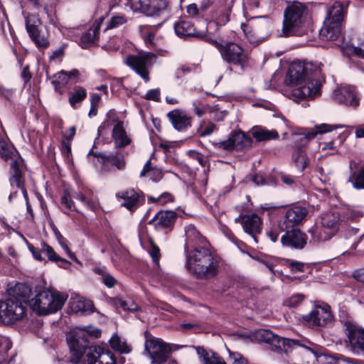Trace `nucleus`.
<instances>
[{
	"label": "nucleus",
	"mask_w": 364,
	"mask_h": 364,
	"mask_svg": "<svg viewBox=\"0 0 364 364\" xmlns=\"http://www.w3.org/2000/svg\"><path fill=\"white\" fill-rule=\"evenodd\" d=\"M342 127L341 125H332L328 124H321L315 127V129L307 132L304 134L305 139L311 140L314 139L318 134H324L326 132H331L336 129Z\"/></svg>",
	"instance_id": "nucleus-36"
},
{
	"label": "nucleus",
	"mask_w": 364,
	"mask_h": 364,
	"mask_svg": "<svg viewBox=\"0 0 364 364\" xmlns=\"http://www.w3.org/2000/svg\"><path fill=\"white\" fill-rule=\"evenodd\" d=\"M308 9L304 4L294 1L288 4L284 11L282 36L284 37L303 36L308 33L306 16Z\"/></svg>",
	"instance_id": "nucleus-4"
},
{
	"label": "nucleus",
	"mask_w": 364,
	"mask_h": 364,
	"mask_svg": "<svg viewBox=\"0 0 364 364\" xmlns=\"http://www.w3.org/2000/svg\"><path fill=\"white\" fill-rule=\"evenodd\" d=\"M286 233L281 237L284 246L295 249H303L306 244L307 237L298 228L284 230Z\"/></svg>",
	"instance_id": "nucleus-20"
},
{
	"label": "nucleus",
	"mask_w": 364,
	"mask_h": 364,
	"mask_svg": "<svg viewBox=\"0 0 364 364\" xmlns=\"http://www.w3.org/2000/svg\"><path fill=\"white\" fill-rule=\"evenodd\" d=\"M145 352L149 355L152 364H164L170 356L171 348L169 344L159 338L146 339Z\"/></svg>",
	"instance_id": "nucleus-11"
},
{
	"label": "nucleus",
	"mask_w": 364,
	"mask_h": 364,
	"mask_svg": "<svg viewBox=\"0 0 364 364\" xmlns=\"http://www.w3.org/2000/svg\"><path fill=\"white\" fill-rule=\"evenodd\" d=\"M328 359H329V360H328V363L331 364H334L333 362H336L337 363L338 360H342L343 362L346 363L347 364H364V362L362 360H358L356 359L346 358L341 355L338 358L328 356Z\"/></svg>",
	"instance_id": "nucleus-47"
},
{
	"label": "nucleus",
	"mask_w": 364,
	"mask_h": 364,
	"mask_svg": "<svg viewBox=\"0 0 364 364\" xmlns=\"http://www.w3.org/2000/svg\"><path fill=\"white\" fill-rule=\"evenodd\" d=\"M174 31L176 36L181 38L188 37L204 38L205 37V31H197L194 25L187 20H181L175 23Z\"/></svg>",
	"instance_id": "nucleus-21"
},
{
	"label": "nucleus",
	"mask_w": 364,
	"mask_h": 364,
	"mask_svg": "<svg viewBox=\"0 0 364 364\" xmlns=\"http://www.w3.org/2000/svg\"><path fill=\"white\" fill-rule=\"evenodd\" d=\"M252 134L257 141L277 139L279 136L276 130H268L261 127H254Z\"/></svg>",
	"instance_id": "nucleus-33"
},
{
	"label": "nucleus",
	"mask_w": 364,
	"mask_h": 364,
	"mask_svg": "<svg viewBox=\"0 0 364 364\" xmlns=\"http://www.w3.org/2000/svg\"><path fill=\"white\" fill-rule=\"evenodd\" d=\"M312 239L316 242H323L331 239L334 235L330 230L323 227V225H315L309 229Z\"/></svg>",
	"instance_id": "nucleus-34"
},
{
	"label": "nucleus",
	"mask_w": 364,
	"mask_h": 364,
	"mask_svg": "<svg viewBox=\"0 0 364 364\" xmlns=\"http://www.w3.org/2000/svg\"><path fill=\"white\" fill-rule=\"evenodd\" d=\"M93 156L97 158L101 164L100 171L107 173L112 171L114 168L117 170H123L126 166V161L123 154L116 152H94L92 149L88 153V156Z\"/></svg>",
	"instance_id": "nucleus-10"
},
{
	"label": "nucleus",
	"mask_w": 364,
	"mask_h": 364,
	"mask_svg": "<svg viewBox=\"0 0 364 364\" xmlns=\"http://www.w3.org/2000/svg\"><path fill=\"white\" fill-rule=\"evenodd\" d=\"M112 136L114 139V147L117 149L124 147L131 143V139L127 136L122 121H117L114 126Z\"/></svg>",
	"instance_id": "nucleus-26"
},
{
	"label": "nucleus",
	"mask_w": 364,
	"mask_h": 364,
	"mask_svg": "<svg viewBox=\"0 0 364 364\" xmlns=\"http://www.w3.org/2000/svg\"><path fill=\"white\" fill-rule=\"evenodd\" d=\"M67 298V295L57 291L43 289L39 290L35 296L28 301V304L38 315H48L60 310Z\"/></svg>",
	"instance_id": "nucleus-5"
},
{
	"label": "nucleus",
	"mask_w": 364,
	"mask_h": 364,
	"mask_svg": "<svg viewBox=\"0 0 364 364\" xmlns=\"http://www.w3.org/2000/svg\"><path fill=\"white\" fill-rule=\"evenodd\" d=\"M58 241L59 244L60 245V246L66 251L68 256L71 259L75 260L76 262L79 263L80 262L76 258L75 254L73 252H72L71 250L69 249L68 240L63 236V237L58 238Z\"/></svg>",
	"instance_id": "nucleus-54"
},
{
	"label": "nucleus",
	"mask_w": 364,
	"mask_h": 364,
	"mask_svg": "<svg viewBox=\"0 0 364 364\" xmlns=\"http://www.w3.org/2000/svg\"><path fill=\"white\" fill-rule=\"evenodd\" d=\"M100 29V24L97 23L85 32L80 38V46L86 49L90 46L96 44L99 39Z\"/></svg>",
	"instance_id": "nucleus-29"
},
{
	"label": "nucleus",
	"mask_w": 364,
	"mask_h": 364,
	"mask_svg": "<svg viewBox=\"0 0 364 364\" xmlns=\"http://www.w3.org/2000/svg\"><path fill=\"white\" fill-rule=\"evenodd\" d=\"M38 23L40 21L33 17H28L26 19V28L32 41L41 35Z\"/></svg>",
	"instance_id": "nucleus-41"
},
{
	"label": "nucleus",
	"mask_w": 364,
	"mask_h": 364,
	"mask_svg": "<svg viewBox=\"0 0 364 364\" xmlns=\"http://www.w3.org/2000/svg\"><path fill=\"white\" fill-rule=\"evenodd\" d=\"M194 107V112L198 116L201 117L206 111V106L203 105L199 100H196L193 102Z\"/></svg>",
	"instance_id": "nucleus-58"
},
{
	"label": "nucleus",
	"mask_w": 364,
	"mask_h": 364,
	"mask_svg": "<svg viewBox=\"0 0 364 364\" xmlns=\"http://www.w3.org/2000/svg\"><path fill=\"white\" fill-rule=\"evenodd\" d=\"M132 7L147 15H159L166 7L164 0H130Z\"/></svg>",
	"instance_id": "nucleus-18"
},
{
	"label": "nucleus",
	"mask_w": 364,
	"mask_h": 364,
	"mask_svg": "<svg viewBox=\"0 0 364 364\" xmlns=\"http://www.w3.org/2000/svg\"><path fill=\"white\" fill-rule=\"evenodd\" d=\"M342 24L326 19L320 30V38L323 41H336L341 33Z\"/></svg>",
	"instance_id": "nucleus-23"
},
{
	"label": "nucleus",
	"mask_w": 364,
	"mask_h": 364,
	"mask_svg": "<svg viewBox=\"0 0 364 364\" xmlns=\"http://www.w3.org/2000/svg\"><path fill=\"white\" fill-rule=\"evenodd\" d=\"M193 348L203 364H226L223 358L211 350H208L203 346H191Z\"/></svg>",
	"instance_id": "nucleus-25"
},
{
	"label": "nucleus",
	"mask_w": 364,
	"mask_h": 364,
	"mask_svg": "<svg viewBox=\"0 0 364 364\" xmlns=\"http://www.w3.org/2000/svg\"><path fill=\"white\" fill-rule=\"evenodd\" d=\"M41 251L44 253L48 258L49 260L59 263L58 265L60 267H63V264H70V262L65 259L61 258L53 250L52 247L47 245L45 242L41 244Z\"/></svg>",
	"instance_id": "nucleus-37"
},
{
	"label": "nucleus",
	"mask_w": 364,
	"mask_h": 364,
	"mask_svg": "<svg viewBox=\"0 0 364 364\" xmlns=\"http://www.w3.org/2000/svg\"><path fill=\"white\" fill-rule=\"evenodd\" d=\"M119 306L124 311H135L137 309V304L132 300H122L119 299L118 300Z\"/></svg>",
	"instance_id": "nucleus-55"
},
{
	"label": "nucleus",
	"mask_w": 364,
	"mask_h": 364,
	"mask_svg": "<svg viewBox=\"0 0 364 364\" xmlns=\"http://www.w3.org/2000/svg\"><path fill=\"white\" fill-rule=\"evenodd\" d=\"M176 218L177 214L174 211L161 210L149 221V224L153 225L156 230L167 233L173 229Z\"/></svg>",
	"instance_id": "nucleus-17"
},
{
	"label": "nucleus",
	"mask_w": 364,
	"mask_h": 364,
	"mask_svg": "<svg viewBox=\"0 0 364 364\" xmlns=\"http://www.w3.org/2000/svg\"><path fill=\"white\" fill-rule=\"evenodd\" d=\"M87 364H106L100 360L102 355L97 351L96 348L90 347L86 352Z\"/></svg>",
	"instance_id": "nucleus-44"
},
{
	"label": "nucleus",
	"mask_w": 364,
	"mask_h": 364,
	"mask_svg": "<svg viewBox=\"0 0 364 364\" xmlns=\"http://www.w3.org/2000/svg\"><path fill=\"white\" fill-rule=\"evenodd\" d=\"M116 197L122 198L123 200L121 204L122 206L132 212L139 207L140 195L139 192L133 188L119 192L116 194Z\"/></svg>",
	"instance_id": "nucleus-24"
},
{
	"label": "nucleus",
	"mask_w": 364,
	"mask_h": 364,
	"mask_svg": "<svg viewBox=\"0 0 364 364\" xmlns=\"http://www.w3.org/2000/svg\"><path fill=\"white\" fill-rule=\"evenodd\" d=\"M233 150L242 151L251 146L252 139L242 131H234L230 134Z\"/></svg>",
	"instance_id": "nucleus-28"
},
{
	"label": "nucleus",
	"mask_w": 364,
	"mask_h": 364,
	"mask_svg": "<svg viewBox=\"0 0 364 364\" xmlns=\"http://www.w3.org/2000/svg\"><path fill=\"white\" fill-rule=\"evenodd\" d=\"M72 311L81 314H90L95 311L92 301L86 299H79L70 303Z\"/></svg>",
	"instance_id": "nucleus-31"
},
{
	"label": "nucleus",
	"mask_w": 364,
	"mask_h": 364,
	"mask_svg": "<svg viewBox=\"0 0 364 364\" xmlns=\"http://www.w3.org/2000/svg\"><path fill=\"white\" fill-rule=\"evenodd\" d=\"M292 161L295 166L301 171L304 170L309 163V159L302 147H297L292 154Z\"/></svg>",
	"instance_id": "nucleus-35"
},
{
	"label": "nucleus",
	"mask_w": 364,
	"mask_h": 364,
	"mask_svg": "<svg viewBox=\"0 0 364 364\" xmlns=\"http://www.w3.org/2000/svg\"><path fill=\"white\" fill-rule=\"evenodd\" d=\"M149 201L159 202L160 204L164 205L168 202L173 201V196L169 193H164L158 198H155L154 197H149L148 198Z\"/></svg>",
	"instance_id": "nucleus-50"
},
{
	"label": "nucleus",
	"mask_w": 364,
	"mask_h": 364,
	"mask_svg": "<svg viewBox=\"0 0 364 364\" xmlns=\"http://www.w3.org/2000/svg\"><path fill=\"white\" fill-rule=\"evenodd\" d=\"M55 77H56L55 80L57 81L58 84H60L61 85L65 87L68 80V73L64 70H62L58 73Z\"/></svg>",
	"instance_id": "nucleus-61"
},
{
	"label": "nucleus",
	"mask_w": 364,
	"mask_h": 364,
	"mask_svg": "<svg viewBox=\"0 0 364 364\" xmlns=\"http://www.w3.org/2000/svg\"><path fill=\"white\" fill-rule=\"evenodd\" d=\"M321 224L335 235L341 225L339 214L334 212L323 213L321 218Z\"/></svg>",
	"instance_id": "nucleus-30"
},
{
	"label": "nucleus",
	"mask_w": 364,
	"mask_h": 364,
	"mask_svg": "<svg viewBox=\"0 0 364 364\" xmlns=\"http://www.w3.org/2000/svg\"><path fill=\"white\" fill-rule=\"evenodd\" d=\"M230 359L233 360L232 364H247L246 359L238 353H230Z\"/></svg>",
	"instance_id": "nucleus-62"
},
{
	"label": "nucleus",
	"mask_w": 364,
	"mask_h": 364,
	"mask_svg": "<svg viewBox=\"0 0 364 364\" xmlns=\"http://www.w3.org/2000/svg\"><path fill=\"white\" fill-rule=\"evenodd\" d=\"M304 299V296L301 294H296L288 298L284 304L289 307L294 308L299 305Z\"/></svg>",
	"instance_id": "nucleus-48"
},
{
	"label": "nucleus",
	"mask_w": 364,
	"mask_h": 364,
	"mask_svg": "<svg viewBox=\"0 0 364 364\" xmlns=\"http://www.w3.org/2000/svg\"><path fill=\"white\" fill-rule=\"evenodd\" d=\"M262 0H244V9L246 11H255L259 9Z\"/></svg>",
	"instance_id": "nucleus-53"
},
{
	"label": "nucleus",
	"mask_w": 364,
	"mask_h": 364,
	"mask_svg": "<svg viewBox=\"0 0 364 364\" xmlns=\"http://www.w3.org/2000/svg\"><path fill=\"white\" fill-rule=\"evenodd\" d=\"M222 59L228 64L239 68L243 71L248 66L249 54L239 44L234 42H224L220 48Z\"/></svg>",
	"instance_id": "nucleus-7"
},
{
	"label": "nucleus",
	"mask_w": 364,
	"mask_h": 364,
	"mask_svg": "<svg viewBox=\"0 0 364 364\" xmlns=\"http://www.w3.org/2000/svg\"><path fill=\"white\" fill-rule=\"evenodd\" d=\"M160 95L161 92L159 89H151L146 92L144 98L148 100L159 102L161 100Z\"/></svg>",
	"instance_id": "nucleus-56"
},
{
	"label": "nucleus",
	"mask_w": 364,
	"mask_h": 364,
	"mask_svg": "<svg viewBox=\"0 0 364 364\" xmlns=\"http://www.w3.org/2000/svg\"><path fill=\"white\" fill-rule=\"evenodd\" d=\"M67 342L71 353L70 362L79 363L90 348L87 335L85 333H70L67 336Z\"/></svg>",
	"instance_id": "nucleus-13"
},
{
	"label": "nucleus",
	"mask_w": 364,
	"mask_h": 364,
	"mask_svg": "<svg viewBox=\"0 0 364 364\" xmlns=\"http://www.w3.org/2000/svg\"><path fill=\"white\" fill-rule=\"evenodd\" d=\"M110 347L117 352L120 353H129L132 350V347L127 341L118 334L114 333L109 340Z\"/></svg>",
	"instance_id": "nucleus-32"
},
{
	"label": "nucleus",
	"mask_w": 364,
	"mask_h": 364,
	"mask_svg": "<svg viewBox=\"0 0 364 364\" xmlns=\"http://www.w3.org/2000/svg\"><path fill=\"white\" fill-rule=\"evenodd\" d=\"M307 213L308 211L305 208L300 206L287 210L284 218L279 223V229L287 230L294 228L304 220Z\"/></svg>",
	"instance_id": "nucleus-16"
},
{
	"label": "nucleus",
	"mask_w": 364,
	"mask_h": 364,
	"mask_svg": "<svg viewBox=\"0 0 364 364\" xmlns=\"http://www.w3.org/2000/svg\"><path fill=\"white\" fill-rule=\"evenodd\" d=\"M279 177L281 181L287 186H293L296 182V177L291 175L280 173Z\"/></svg>",
	"instance_id": "nucleus-60"
},
{
	"label": "nucleus",
	"mask_w": 364,
	"mask_h": 364,
	"mask_svg": "<svg viewBox=\"0 0 364 364\" xmlns=\"http://www.w3.org/2000/svg\"><path fill=\"white\" fill-rule=\"evenodd\" d=\"M235 223H240L244 231L250 235L254 242L257 244V235L262 232V222L261 218L257 214L243 215L235 219Z\"/></svg>",
	"instance_id": "nucleus-14"
},
{
	"label": "nucleus",
	"mask_w": 364,
	"mask_h": 364,
	"mask_svg": "<svg viewBox=\"0 0 364 364\" xmlns=\"http://www.w3.org/2000/svg\"><path fill=\"white\" fill-rule=\"evenodd\" d=\"M348 182L352 183L354 188L364 190V164L360 168L358 172L353 171L348 179Z\"/></svg>",
	"instance_id": "nucleus-38"
},
{
	"label": "nucleus",
	"mask_w": 364,
	"mask_h": 364,
	"mask_svg": "<svg viewBox=\"0 0 364 364\" xmlns=\"http://www.w3.org/2000/svg\"><path fill=\"white\" fill-rule=\"evenodd\" d=\"M213 146L215 148H218V149H222L224 151H229L233 150V146H232V141H231L230 136L227 140L213 143Z\"/></svg>",
	"instance_id": "nucleus-52"
},
{
	"label": "nucleus",
	"mask_w": 364,
	"mask_h": 364,
	"mask_svg": "<svg viewBox=\"0 0 364 364\" xmlns=\"http://www.w3.org/2000/svg\"><path fill=\"white\" fill-rule=\"evenodd\" d=\"M73 197L76 200L81 201L87 208L90 210L95 209L94 203L82 193H75Z\"/></svg>",
	"instance_id": "nucleus-51"
},
{
	"label": "nucleus",
	"mask_w": 364,
	"mask_h": 364,
	"mask_svg": "<svg viewBox=\"0 0 364 364\" xmlns=\"http://www.w3.org/2000/svg\"><path fill=\"white\" fill-rule=\"evenodd\" d=\"M257 336L267 343L270 342L274 337L273 333L269 330H260L257 332Z\"/></svg>",
	"instance_id": "nucleus-64"
},
{
	"label": "nucleus",
	"mask_w": 364,
	"mask_h": 364,
	"mask_svg": "<svg viewBox=\"0 0 364 364\" xmlns=\"http://www.w3.org/2000/svg\"><path fill=\"white\" fill-rule=\"evenodd\" d=\"M60 203L62 205L63 211L65 214L69 215L70 212L77 210L75 203L72 199V196L67 191H65L63 193L60 198Z\"/></svg>",
	"instance_id": "nucleus-43"
},
{
	"label": "nucleus",
	"mask_w": 364,
	"mask_h": 364,
	"mask_svg": "<svg viewBox=\"0 0 364 364\" xmlns=\"http://www.w3.org/2000/svg\"><path fill=\"white\" fill-rule=\"evenodd\" d=\"M304 321L311 326L329 327L333 323V316L331 307L328 304L315 306L306 315L303 316Z\"/></svg>",
	"instance_id": "nucleus-12"
},
{
	"label": "nucleus",
	"mask_w": 364,
	"mask_h": 364,
	"mask_svg": "<svg viewBox=\"0 0 364 364\" xmlns=\"http://www.w3.org/2000/svg\"><path fill=\"white\" fill-rule=\"evenodd\" d=\"M33 41L35 43L37 47L40 48H46L49 45V41L48 39L43 36L40 35L39 37H37L36 38L33 39Z\"/></svg>",
	"instance_id": "nucleus-63"
},
{
	"label": "nucleus",
	"mask_w": 364,
	"mask_h": 364,
	"mask_svg": "<svg viewBox=\"0 0 364 364\" xmlns=\"http://www.w3.org/2000/svg\"><path fill=\"white\" fill-rule=\"evenodd\" d=\"M343 328L347 337L346 346L353 353L364 355V328L351 320L345 321Z\"/></svg>",
	"instance_id": "nucleus-9"
},
{
	"label": "nucleus",
	"mask_w": 364,
	"mask_h": 364,
	"mask_svg": "<svg viewBox=\"0 0 364 364\" xmlns=\"http://www.w3.org/2000/svg\"><path fill=\"white\" fill-rule=\"evenodd\" d=\"M167 117L174 129L178 131H184L191 126V117L181 109L172 110L167 114Z\"/></svg>",
	"instance_id": "nucleus-22"
},
{
	"label": "nucleus",
	"mask_w": 364,
	"mask_h": 364,
	"mask_svg": "<svg viewBox=\"0 0 364 364\" xmlns=\"http://www.w3.org/2000/svg\"><path fill=\"white\" fill-rule=\"evenodd\" d=\"M87 97V91L85 88L80 86L74 87L73 92H70L69 102L74 107L77 103H80Z\"/></svg>",
	"instance_id": "nucleus-42"
},
{
	"label": "nucleus",
	"mask_w": 364,
	"mask_h": 364,
	"mask_svg": "<svg viewBox=\"0 0 364 364\" xmlns=\"http://www.w3.org/2000/svg\"><path fill=\"white\" fill-rule=\"evenodd\" d=\"M288 342L291 343L294 346H300L308 350L312 354H314L316 358H318L323 355L320 347L310 341L303 342L299 340H289Z\"/></svg>",
	"instance_id": "nucleus-39"
},
{
	"label": "nucleus",
	"mask_w": 364,
	"mask_h": 364,
	"mask_svg": "<svg viewBox=\"0 0 364 364\" xmlns=\"http://www.w3.org/2000/svg\"><path fill=\"white\" fill-rule=\"evenodd\" d=\"M0 156L5 161L11 160L10 183L12 186H15L21 189L26 197V189L22 176L23 161L17 152L10 148L9 144L2 137L0 138Z\"/></svg>",
	"instance_id": "nucleus-6"
},
{
	"label": "nucleus",
	"mask_w": 364,
	"mask_h": 364,
	"mask_svg": "<svg viewBox=\"0 0 364 364\" xmlns=\"http://www.w3.org/2000/svg\"><path fill=\"white\" fill-rule=\"evenodd\" d=\"M285 81L289 85L296 86L292 95L299 100L314 99L320 94V81L309 75L307 68L300 64L291 65Z\"/></svg>",
	"instance_id": "nucleus-3"
},
{
	"label": "nucleus",
	"mask_w": 364,
	"mask_h": 364,
	"mask_svg": "<svg viewBox=\"0 0 364 364\" xmlns=\"http://www.w3.org/2000/svg\"><path fill=\"white\" fill-rule=\"evenodd\" d=\"M186 266L197 279H209L219 272L220 258L210 249V244L193 225L185 228Z\"/></svg>",
	"instance_id": "nucleus-1"
},
{
	"label": "nucleus",
	"mask_w": 364,
	"mask_h": 364,
	"mask_svg": "<svg viewBox=\"0 0 364 364\" xmlns=\"http://www.w3.org/2000/svg\"><path fill=\"white\" fill-rule=\"evenodd\" d=\"M93 272L101 277L102 282L108 288H112L115 286L117 279L106 271L105 267H95Z\"/></svg>",
	"instance_id": "nucleus-40"
},
{
	"label": "nucleus",
	"mask_w": 364,
	"mask_h": 364,
	"mask_svg": "<svg viewBox=\"0 0 364 364\" xmlns=\"http://www.w3.org/2000/svg\"><path fill=\"white\" fill-rule=\"evenodd\" d=\"M350 4L349 0H336L330 4L327 7V16L326 19L343 23L348 14Z\"/></svg>",
	"instance_id": "nucleus-19"
},
{
	"label": "nucleus",
	"mask_w": 364,
	"mask_h": 364,
	"mask_svg": "<svg viewBox=\"0 0 364 364\" xmlns=\"http://www.w3.org/2000/svg\"><path fill=\"white\" fill-rule=\"evenodd\" d=\"M333 98L338 104L353 108L359 105L360 100L355 87L352 85H343L338 87L333 93Z\"/></svg>",
	"instance_id": "nucleus-15"
},
{
	"label": "nucleus",
	"mask_w": 364,
	"mask_h": 364,
	"mask_svg": "<svg viewBox=\"0 0 364 364\" xmlns=\"http://www.w3.org/2000/svg\"><path fill=\"white\" fill-rule=\"evenodd\" d=\"M31 290L22 283L16 284L11 289L9 296L0 303V320L4 324H11L23 318L26 315V299Z\"/></svg>",
	"instance_id": "nucleus-2"
},
{
	"label": "nucleus",
	"mask_w": 364,
	"mask_h": 364,
	"mask_svg": "<svg viewBox=\"0 0 364 364\" xmlns=\"http://www.w3.org/2000/svg\"><path fill=\"white\" fill-rule=\"evenodd\" d=\"M288 264L291 268V270L294 272H303L304 271V263L296 262L294 260H288L287 261Z\"/></svg>",
	"instance_id": "nucleus-59"
},
{
	"label": "nucleus",
	"mask_w": 364,
	"mask_h": 364,
	"mask_svg": "<svg viewBox=\"0 0 364 364\" xmlns=\"http://www.w3.org/2000/svg\"><path fill=\"white\" fill-rule=\"evenodd\" d=\"M230 9H225L217 18V23L220 26H224L230 21Z\"/></svg>",
	"instance_id": "nucleus-57"
},
{
	"label": "nucleus",
	"mask_w": 364,
	"mask_h": 364,
	"mask_svg": "<svg viewBox=\"0 0 364 364\" xmlns=\"http://www.w3.org/2000/svg\"><path fill=\"white\" fill-rule=\"evenodd\" d=\"M127 21V17L124 14H117L112 16L107 25L106 29H112L117 28Z\"/></svg>",
	"instance_id": "nucleus-46"
},
{
	"label": "nucleus",
	"mask_w": 364,
	"mask_h": 364,
	"mask_svg": "<svg viewBox=\"0 0 364 364\" xmlns=\"http://www.w3.org/2000/svg\"><path fill=\"white\" fill-rule=\"evenodd\" d=\"M251 23L252 28L257 33L259 40L269 33L272 26L271 21L266 16L253 17Z\"/></svg>",
	"instance_id": "nucleus-27"
},
{
	"label": "nucleus",
	"mask_w": 364,
	"mask_h": 364,
	"mask_svg": "<svg viewBox=\"0 0 364 364\" xmlns=\"http://www.w3.org/2000/svg\"><path fill=\"white\" fill-rule=\"evenodd\" d=\"M150 245L151 247L149 250V253L152 258L153 262L156 264H158L161 257L160 250L152 240L150 241Z\"/></svg>",
	"instance_id": "nucleus-49"
},
{
	"label": "nucleus",
	"mask_w": 364,
	"mask_h": 364,
	"mask_svg": "<svg viewBox=\"0 0 364 364\" xmlns=\"http://www.w3.org/2000/svg\"><path fill=\"white\" fill-rule=\"evenodd\" d=\"M156 58L151 52H140L127 57L125 63L139 75L146 82L150 80L149 73Z\"/></svg>",
	"instance_id": "nucleus-8"
},
{
	"label": "nucleus",
	"mask_w": 364,
	"mask_h": 364,
	"mask_svg": "<svg viewBox=\"0 0 364 364\" xmlns=\"http://www.w3.org/2000/svg\"><path fill=\"white\" fill-rule=\"evenodd\" d=\"M241 28L247 38V39L250 43H256L259 41L258 35L257 33L254 31V29L252 28V23H242Z\"/></svg>",
	"instance_id": "nucleus-45"
}]
</instances>
